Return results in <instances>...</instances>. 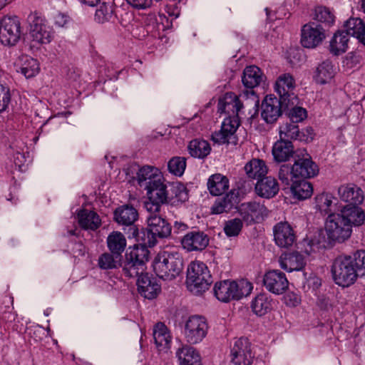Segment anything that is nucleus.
Returning a JSON list of instances; mask_svg holds the SVG:
<instances>
[{
	"mask_svg": "<svg viewBox=\"0 0 365 365\" xmlns=\"http://www.w3.org/2000/svg\"><path fill=\"white\" fill-rule=\"evenodd\" d=\"M242 103L239 98L233 93H226L222 99L217 103V111L220 113H227L230 118H237Z\"/></svg>",
	"mask_w": 365,
	"mask_h": 365,
	"instance_id": "21",
	"label": "nucleus"
},
{
	"mask_svg": "<svg viewBox=\"0 0 365 365\" xmlns=\"http://www.w3.org/2000/svg\"><path fill=\"white\" fill-rule=\"evenodd\" d=\"M274 240L277 246L290 248L297 241V235L293 227L287 222H280L273 228Z\"/></svg>",
	"mask_w": 365,
	"mask_h": 365,
	"instance_id": "16",
	"label": "nucleus"
},
{
	"mask_svg": "<svg viewBox=\"0 0 365 365\" xmlns=\"http://www.w3.org/2000/svg\"><path fill=\"white\" fill-rule=\"evenodd\" d=\"M149 258L148 249L145 247H135L129 252H126L124 260H123V255L114 252H106L99 256L98 265L101 269H114L121 267L125 277L133 278L145 271V264Z\"/></svg>",
	"mask_w": 365,
	"mask_h": 365,
	"instance_id": "1",
	"label": "nucleus"
},
{
	"mask_svg": "<svg viewBox=\"0 0 365 365\" xmlns=\"http://www.w3.org/2000/svg\"><path fill=\"white\" fill-rule=\"evenodd\" d=\"M188 200L187 190L180 182L169 184L168 202H183Z\"/></svg>",
	"mask_w": 365,
	"mask_h": 365,
	"instance_id": "42",
	"label": "nucleus"
},
{
	"mask_svg": "<svg viewBox=\"0 0 365 365\" xmlns=\"http://www.w3.org/2000/svg\"><path fill=\"white\" fill-rule=\"evenodd\" d=\"M364 26L365 25L361 19L359 18H351L346 21L344 24L346 30L344 31L347 33L348 36L351 35L356 37Z\"/></svg>",
	"mask_w": 365,
	"mask_h": 365,
	"instance_id": "52",
	"label": "nucleus"
},
{
	"mask_svg": "<svg viewBox=\"0 0 365 365\" xmlns=\"http://www.w3.org/2000/svg\"><path fill=\"white\" fill-rule=\"evenodd\" d=\"M209 242V236L199 230L188 232L180 240L182 248L188 252H201L207 248Z\"/></svg>",
	"mask_w": 365,
	"mask_h": 365,
	"instance_id": "13",
	"label": "nucleus"
},
{
	"mask_svg": "<svg viewBox=\"0 0 365 365\" xmlns=\"http://www.w3.org/2000/svg\"><path fill=\"white\" fill-rule=\"evenodd\" d=\"M267 212L268 210L264 205L255 201L242 203L238 207L241 220L247 225H251L262 220L264 215H267Z\"/></svg>",
	"mask_w": 365,
	"mask_h": 365,
	"instance_id": "15",
	"label": "nucleus"
},
{
	"mask_svg": "<svg viewBox=\"0 0 365 365\" xmlns=\"http://www.w3.org/2000/svg\"><path fill=\"white\" fill-rule=\"evenodd\" d=\"M10 101V89L0 83V113L6 109Z\"/></svg>",
	"mask_w": 365,
	"mask_h": 365,
	"instance_id": "56",
	"label": "nucleus"
},
{
	"mask_svg": "<svg viewBox=\"0 0 365 365\" xmlns=\"http://www.w3.org/2000/svg\"><path fill=\"white\" fill-rule=\"evenodd\" d=\"M139 215L136 208L126 204L117 207L113 212V219L120 225L131 226L138 219Z\"/></svg>",
	"mask_w": 365,
	"mask_h": 365,
	"instance_id": "22",
	"label": "nucleus"
},
{
	"mask_svg": "<svg viewBox=\"0 0 365 365\" xmlns=\"http://www.w3.org/2000/svg\"><path fill=\"white\" fill-rule=\"evenodd\" d=\"M348 42L347 33H345L344 31H338L334 34L330 41V52L336 56L344 53L348 48Z\"/></svg>",
	"mask_w": 365,
	"mask_h": 365,
	"instance_id": "40",
	"label": "nucleus"
},
{
	"mask_svg": "<svg viewBox=\"0 0 365 365\" xmlns=\"http://www.w3.org/2000/svg\"><path fill=\"white\" fill-rule=\"evenodd\" d=\"M300 130L296 123H286L279 127V138L286 141L298 140L300 141Z\"/></svg>",
	"mask_w": 365,
	"mask_h": 365,
	"instance_id": "45",
	"label": "nucleus"
},
{
	"mask_svg": "<svg viewBox=\"0 0 365 365\" xmlns=\"http://www.w3.org/2000/svg\"><path fill=\"white\" fill-rule=\"evenodd\" d=\"M30 35L32 41L37 43H48L51 41V34L46 29V25L42 24L40 18H35L31 24Z\"/></svg>",
	"mask_w": 365,
	"mask_h": 365,
	"instance_id": "33",
	"label": "nucleus"
},
{
	"mask_svg": "<svg viewBox=\"0 0 365 365\" xmlns=\"http://www.w3.org/2000/svg\"><path fill=\"white\" fill-rule=\"evenodd\" d=\"M352 263L359 277L365 275V250H357L351 256Z\"/></svg>",
	"mask_w": 365,
	"mask_h": 365,
	"instance_id": "50",
	"label": "nucleus"
},
{
	"mask_svg": "<svg viewBox=\"0 0 365 365\" xmlns=\"http://www.w3.org/2000/svg\"><path fill=\"white\" fill-rule=\"evenodd\" d=\"M251 309L257 316H264L273 309V301L267 294H257L251 302Z\"/></svg>",
	"mask_w": 365,
	"mask_h": 365,
	"instance_id": "34",
	"label": "nucleus"
},
{
	"mask_svg": "<svg viewBox=\"0 0 365 365\" xmlns=\"http://www.w3.org/2000/svg\"><path fill=\"white\" fill-rule=\"evenodd\" d=\"M180 365H202L200 354L193 347L183 346L176 352Z\"/></svg>",
	"mask_w": 365,
	"mask_h": 365,
	"instance_id": "35",
	"label": "nucleus"
},
{
	"mask_svg": "<svg viewBox=\"0 0 365 365\" xmlns=\"http://www.w3.org/2000/svg\"><path fill=\"white\" fill-rule=\"evenodd\" d=\"M113 15L112 6L106 4V3L102 4L98 9L95 14V19L98 23H104L108 21Z\"/></svg>",
	"mask_w": 365,
	"mask_h": 365,
	"instance_id": "53",
	"label": "nucleus"
},
{
	"mask_svg": "<svg viewBox=\"0 0 365 365\" xmlns=\"http://www.w3.org/2000/svg\"><path fill=\"white\" fill-rule=\"evenodd\" d=\"M133 235L137 239L138 241L141 242L140 245H135L133 247H145L146 249H148V247H154L157 243V237L150 232L148 227L146 229L143 228L140 230L135 228L133 232Z\"/></svg>",
	"mask_w": 365,
	"mask_h": 365,
	"instance_id": "46",
	"label": "nucleus"
},
{
	"mask_svg": "<svg viewBox=\"0 0 365 365\" xmlns=\"http://www.w3.org/2000/svg\"><path fill=\"white\" fill-rule=\"evenodd\" d=\"M239 202V192L235 190H231L222 198L218 199L212 207V213L221 214L228 212Z\"/></svg>",
	"mask_w": 365,
	"mask_h": 365,
	"instance_id": "28",
	"label": "nucleus"
},
{
	"mask_svg": "<svg viewBox=\"0 0 365 365\" xmlns=\"http://www.w3.org/2000/svg\"><path fill=\"white\" fill-rule=\"evenodd\" d=\"M21 36V22L17 16H5L0 19V42L3 45L15 46Z\"/></svg>",
	"mask_w": 365,
	"mask_h": 365,
	"instance_id": "8",
	"label": "nucleus"
},
{
	"mask_svg": "<svg viewBox=\"0 0 365 365\" xmlns=\"http://www.w3.org/2000/svg\"><path fill=\"white\" fill-rule=\"evenodd\" d=\"M285 303L288 306L295 307L300 302V299L297 294L290 292L284 297Z\"/></svg>",
	"mask_w": 365,
	"mask_h": 365,
	"instance_id": "60",
	"label": "nucleus"
},
{
	"mask_svg": "<svg viewBox=\"0 0 365 365\" xmlns=\"http://www.w3.org/2000/svg\"><path fill=\"white\" fill-rule=\"evenodd\" d=\"M289 108H291V110L289 113V117L292 122L296 123L302 122L307 116V110L302 107H298L297 105H294L289 107Z\"/></svg>",
	"mask_w": 365,
	"mask_h": 365,
	"instance_id": "54",
	"label": "nucleus"
},
{
	"mask_svg": "<svg viewBox=\"0 0 365 365\" xmlns=\"http://www.w3.org/2000/svg\"><path fill=\"white\" fill-rule=\"evenodd\" d=\"M185 167L186 158L184 157H173L168 163L169 171L177 176H181L183 174Z\"/></svg>",
	"mask_w": 365,
	"mask_h": 365,
	"instance_id": "48",
	"label": "nucleus"
},
{
	"mask_svg": "<svg viewBox=\"0 0 365 365\" xmlns=\"http://www.w3.org/2000/svg\"><path fill=\"white\" fill-rule=\"evenodd\" d=\"M278 177L282 183L285 185H289L291 180L293 182V180H296L292 176V166L289 167L287 165H282L280 167Z\"/></svg>",
	"mask_w": 365,
	"mask_h": 365,
	"instance_id": "55",
	"label": "nucleus"
},
{
	"mask_svg": "<svg viewBox=\"0 0 365 365\" xmlns=\"http://www.w3.org/2000/svg\"><path fill=\"white\" fill-rule=\"evenodd\" d=\"M334 76V69L330 61H323L316 69L314 79L317 83L324 84Z\"/></svg>",
	"mask_w": 365,
	"mask_h": 365,
	"instance_id": "44",
	"label": "nucleus"
},
{
	"mask_svg": "<svg viewBox=\"0 0 365 365\" xmlns=\"http://www.w3.org/2000/svg\"><path fill=\"white\" fill-rule=\"evenodd\" d=\"M208 331V324L205 317L193 315L188 318L185 324L184 336L190 344H196L203 340Z\"/></svg>",
	"mask_w": 365,
	"mask_h": 365,
	"instance_id": "10",
	"label": "nucleus"
},
{
	"mask_svg": "<svg viewBox=\"0 0 365 365\" xmlns=\"http://www.w3.org/2000/svg\"><path fill=\"white\" fill-rule=\"evenodd\" d=\"M153 338L158 347L166 348L170 342V336L167 327L162 322L155 324Z\"/></svg>",
	"mask_w": 365,
	"mask_h": 365,
	"instance_id": "43",
	"label": "nucleus"
},
{
	"mask_svg": "<svg viewBox=\"0 0 365 365\" xmlns=\"http://www.w3.org/2000/svg\"><path fill=\"white\" fill-rule=\"evenodd\" d=\"M187 150L192 157L205 158L210 154L211 148L207 141L196 138L189 143Z\"/></svg>",
	"mask_w": 365,
	"mask_h": 365,
	"instance_id": "39",
	"label": "nucleus"
},
{
	"mask_svg": "<svg viewBox=\"0 0 365 365\" xmlns=\"http://www.w3.org/2000/svg\"><path fill=\"white\" fill-rule=\"evenodd\" d=\"M21 73L26 78H31L36 75L39 71V64L36 59L28 58L21 68Z\"/></svg>",
	"mask_w": 365,
	"mask_h": 365,
	"instance_id": "51",
	"label": "nucleus"
},
{
	"mask_svg": "<svg viewBox=\"0 0 365 365\" xmlns=\"http://www.w3.org/2000/svg\"><path fill=\"white\" fill-rule=\"evenodd\" d=\"M147 225L149 230L157 238L163 239L171 234L172 227L166 219L163 217L160 211H148Z\"/></svg>",
	"mask_w": 365,
	"mask_h": 365,
	"instance_id": "18",
	"label": "nucleus"
},
{
	"mask_svg": "<svg viewBox=\"0 0 365 365\" xmlns=\"http://www.w3.org/2000/svg\"><path fill=\"white\" fill-rule=\"evenodd\" d=\"M128 4L136 9H145L152 6L153 0H126Z\"/></svg>",
	"mask_w": 365,
	"mask_h": 365,
	"instance_id": "58",
	"label": "nucleus"
},
{
	"mask_svg": "<svg viewBox=\"0 0 365 365\" xmlns=\"http://www.w3.org/2000/svg\"><path fill=\"white\" fill-rule=\"evenodd\" d=\"M154 182L145 189L149 200L145 205L148 211H160L162 205L168 203L169 185L164 183L163 178Z\"/></svg>",
	"mask_w": 365,
	"mask_h": 365,
	"instance_id": "9",
	"label": "nucleus"
},
{
	"mask_svg": "<svg viewBox=\"0 0 365 365\" xmlns=\"http://www.w3.org/2000/svg\"><path fill=\"white\" fill-rule=\"evenodd\" d=\"M325 230L328 240L331 242H343L351 237V225L339 213H331L328 215Z\"/></svg>",
	"mask_w": 365,
	"mask_h": 365,
	"instance_id": "6",
	"label": "nucleus"
},
{
	"mask_svg": "<svg viewBox=\"0 0 365 365\" xmlns=\"http://www.w3.org/2000/svg\"><path fill=\"white\" fill-rule=\"evenodd\" d=\"M297 159L294 160L292 165V176L294 178H311L319 173L318 165L312 160L311 156L306 153L305 156L300 158L297 155Z\"/></svg>",
	"mask_w": 365,
	"mask_h": 365,
	"instance_id": "14",
	"label": "nucleus"
},
{
	"mask_svg": "<svg viewBox=\"0 0 365 365\" xmlns=\"http://www.w3.org/2000/svg\"><path fill=\"white\" fill-rule=\"evenodd\" d=\"M244 170L248 178L256 180L257 181L264 177L268 173V168L265 162L258 158H253L247 162L245 165Z\"/></svg>",
	"mask_w": 365,
	"mask_h": 365,
	"instance_id": "31",
	"label": "nucleus"
},
{
	"mask_svg": "<svg viewBox=\"0 0 365 365\" xmlns=\"http://www.w3.org/2000/svg\"><path fill=\"white\" fill-rule=\"evenodd\" d=\"M351 259V255L336 257L331 265L332 278L339 286L348 287L359 277Z\"/></svg>",
	"mask_w": 365,
	"mask_h": 365,
	"instance_id": "5",
	"label": "nucleus"
},
{
	"mask_svg": "<svg viewBox=\"0 0 365 365\" xmlns=\"http://www.w3.org/2000/svg\"><path fill=\"white\" fill-rule=\"evenodd\" d=\"M313 19L322 28H329L334 24V15L325 6H317L314 11Z\"/></svg>",
	"mask_w": 365,
	"mask_h": 365,
	"instance_id": "41",
	"label": "nucleus"
},
{
	"mask_svg": "<svg viewBox=\"0 0 365 365\" xmlns=\"http://www.w3.org/2000/svg\"><path fill=\"white\" fill-rule=\"evenodd\" d=\"M55 19L56 24L61 26H63L67 21V17L61 14H57Z\"/></svg>",
	"mask_w": 365,
	"mask_h": 365,
	"instance_id": "62",
	"label": "nucleus"
},
{
	"mask_svg": "<svg viewBox=\"0 0 365 365\" xmlns=\"http://www.w3.org/2000/svg\"><path fill=\"white\" fill-rule=\"evenodd\" d=\"M264 75L261 69L256 66H247L242 77V81L245 87L252 89L258 86L264 80Z\"/></svg>",
	"mask_w": 365,
	"mask_h": 365,
	"instance_id": "32",
	"label": "nucleus"
},
{
	"mask_svg": "<svg viewBox=\"0 0 365 365\" xmlns=\"http://www.w3.org/2000/svg\"><path fill=\"white\" fill-rule=\"evenodd\" d=\"M16 314L11 311L5 312L2 315V319L6 322H11L15 320Z\"/></svg>",
	"mask_w": 365,
	"mask_h": 365,
	"instance_id": "61",
	"label": "nucleus"
},
{
	"mask_svg": "<svg viewBox=\"0 0 365 365\" xmlns=\"http://www.w3.org/2000/svg\"><path fill=\"white\" fill-rule=\"evenodd\" d=\"M188 226L183 222H176L174 225V229L178 230V231L184 232L187 230Z\"/></svg>",
	"mask_w": 365,
	"mask_h": 365,
	"instance_id": "64",
	"label": "nucleus"
},
{
	"mask_svg": "<svg viewBox=\"0 0 365 365\" xmlns=\"http://www.w3.org/2000/svg\"><path fill=\"white\" fill-rule=\"evenodd\" d=\"M212 140L218 144H231L230 137L222 128L220 130L216 131L212 134Z\"/></svg>",
	"mask_w": 365,
	"mask_h": 365,
	"instance_id": "57",
	"label": "nucleus"
},
{
	"mask_svg": "<svg viewBox=\"0 0 365 365\" xmlns=\"http://www.w3.org/2000/svg\"><path fill=\"white\" fill-rule=\"evenodd\" d=\"M338 194L341 200L348 205H360L364 200L363 191L353 184L344 185L339 187Z\"/></svg>",
	"mask_w": 365,
	"mask_h": 365,
	"instance_id": "24",
	"label": "nucleus"
},
{
	"mask_svg": "<svg viewBox=\"0 0 365 365\" xmlns=\"http://www.w3.org/2000/svg\"><path fill=\"white\" fill-rule=\"evenodd\" d=\"M252 284L246 280L239 282L224 280L216 282L214 294L217 299L223 302L230 300H238L251 293Z\"/></svg>",
	"mask_w": 365,
	"mask_h": 365,
	"instance_id": "3",
	"label": "nucleus"
},
{
	"mask_svg": "<svg viewBox=\"0 0 365 365\" xmlns=\"http://www.w3.org/2000/svg\"><path fill=\"white\" fill-rule=\"evenodd\" d=\"M106 243L110 252L123 255L127 245V240L120 232L113 231L107 237Z\"/></svg>",
	"mask_w": 365,
	"mask_h": 365,
	"instance_id": "37",
	"label": "nucleus"
},
{
	"mask_svg": "<svg viewBox=\"0 0 365 365\" xmlns=\"http://www.w3.org/2000/svg\"><path fill=\"white\" fill-rule=\"evenodd\" d=\"M208 190L212 195H220L229 188V180L221 174L212 175L208 180Z\"/></svg>",
	"mask_w": 365,
	"mask_h": 365,
	"instance_id": "36",
	"label": "nucleus"
},
{
	"mask_svg": "<svg viewBox=\"0 0 365 365\" xmlns=\"http://www.w3.org/2000/svg\"><path fill=\"white\" fill-rule=\"evenodd\" d=\"M356 38L365 46V26L361 29L360 33L356 36Z\"/></svg>",
	"mask_w": 365,
	"mask_h": 365,
	"instance_id": "63",
	"label": "nucleus"
},
{
	"mask_svg": "<svg viewBox=\"0 0 365 365\" xmlns=\"http://www.w3.org/2000/svg\"><path fill=\"white\" fill-rule=\"evenodd\" d=\"M240 125V121L237 118H226L222 124V128L225 131V133L228 135L230 137V143L232 145H236L238 141V138L235 135L236 130Z\"/></svg>",
	"mask_w": 365,
	"mask_h": 365,
	"instance_id": "47",
	"label": "nucleus"
},
{
	"mask_svg": "<svg viewBox=\"0 0 365 365\" xmlns=\"http://www.w3.org/2000/svg\"><path fill=\"white\" fill-rule=\"evenodd\" d=\"M279 264L283 269L292 272L303 269L306 262L302 254L293 252L282 255L279 257Z\"/></svg>",
	"mask_w": 365,
	"mask_h": 365,
	"instance_id": "25",
	"label": "nucleus"
},
{
	"mask_svg": "<svg viewBox=\"0 0 365 365\" xmlns=\"http://www.w3.org/2000/svg\"><path fill=\"white\" fill-rule=\"evenodd\" d=\"M274 159L278 163L286 162L294 157L295 151L292 141L279 138L274 143L272 150Z\"/></svg>",
	"mask_w": 365,
	"mask_h": 365,
	"instance_id": "26",
	"label": "nucleus"
},
{
	"mask_svg": "<svg viewBox=\"0 0 365 365\" xmlns=\"http://www.w3.org/2000/svg\"><path fill=\"white\" fill-rule=\"evenodd\" d=\"M279 187L277 180L272 176L262 177L255 185L256 193L264 198H272L279 192Z\"/></svg>",
	"mask_w": 365,
	"mask_h": 365,
	"instance_id": "23",
	"label": "nucleus"
},
{
	"mask_svg": "<svg viewBox=\"0 0 365 365\" xmlns=\"http://www.w3.org/2000/svg\"><path fill=\"white\" fill-rule=\"evenodd\" d=\"M212 276L206 264L200 261L192 262L187 270L186 284L190 292L198 294L205 292L212 284Z\"/></svg>",
	"mask_w": 365,
	"mask_h": 365,
	"instance_id": "4",
	"label": "nucleus"
},
{
	"mask_svg": "<svg viewBox=\"0 0 365 365\" xmlns=\"http://www.w3.org/2000/svg\"><path fill=\"white\" fill-rule=\"evenodd\" d=\"M155 274L163 280H173L182 272V257L178 252H160L153 262Z\"/></svg>",
	"mask_w": 365,
	"mask_h": 365,
	"instance_id": "2",
	"label": "nucleus"
},
{
	"mask_svg": "<svg viewBox=\"0 0 365 365\" xmlns=\"http://www.w3.org/2000/svg\"><path fill=\"white\" fill-rule=\"evenodd\" d=\"M359 205H346L339 213L341 216L346 221L347 224L353 226H360L364 224L365 220V213L364 210L358 206Z\"/></svg>",
	"mask_w": 365,
	"mask_h": 365,
	"instance_id": "27",
	"label": "nucleus"
},
{
	"mask_svg": "<svg viewBox=\"0 0 365 365\" xmlns=\"http://www.w3.org/2000/svg\"><path fill=\"white\" fill-rule=\"evenodd\" d=\"M137 277V286L138 293L145 299H153L158 297L161 291V287L157 279L149 276L148 273H140Z\"/></svg>",
	"mask_w": 365,
	"mask_h": 365,
	"instance_id": "19",
	"label": "nucleus"
},
{
	"mask_svg": "<svg viewBox=\"0 0 365 365\" xmlns=\"http://www.w3.org/2000/svg\"><path fill=\"white\" fill-rule=\"evenodd\" d=\"M295 87V82L289 73H284L280 76L275 83V91L279 97L286 99L291 105H297L299 99L294 94L293 90Z\"/></svg>",
	"mask_w": 365,
	"mask_h": 365,
	"instance_id": "20",
	"label": "nucleus"
},
{
	"mask_svg": "<svg viewBox=\"0 0 365 365\" xmlns=\"http://www.w3.org/2000/svg\"><path fill=\"white\" fill-rule=\"evenodd\" d=\"M291 191L294 197L298 200H305L310 197L313 193L312 183L305 179L293 180L291 185Z\"/></svg>",
	"mask_w": 365,
	"mask_h": 365,
	"instance_id": "38",
	"label": "nucleus"
},
{
	"mask_svg": "<svg viewBox=\"0 0 365 365\" xmlns=\"http://www.w3.org/2000/svg\"><path fill=\"white\" fill-rule=\"evenodd\" d=\"M315 133L312 127H307L304 131L300 133V141L309 143L313 140Z\"/></svg>",
	"mask_w": 365,
	"mask_h": 365,
	"instance_id": "59",
	"label": "nucleus"
},
{
	"mask_svg": "<svg viewBox=\"0 0 365 365\" xmlns=\"http://www.w3.org/2000/svg\"><path fill=\"white\" fill-rule=\"evenodd\" d=\"M80 227L83 230H96L101 225L99 215L94 211L81 209L77 213Z\"/></svg>",
	"mask_w": 365,
	"mask_h": 365,
	"instance_id": "29",
	"label": "nucleus"
},
{
	"mask_svg": "<svg viewBox=\"0 0 365 365\" xmlns=\"http://www.w3.org/2000/svg\"><path fill=\"white\" fill-rule=\"evenodd\" d=\"M263 283L266 289L275 294L284 293L289 287L285 274L279 270H269L265 273Z\"/></svg>",
	"mask_w": 365,
	"mask_h": 365,
	"instance_id": "17",
	"label": "nucleus"
},
{
	"mask_svg": "<svg viewBox=\"0 0 365 365\" xmlns=\"http://www.w3.org/2000/svg\"><path fill=\"white\" fill-rule=\"evenodd\" d=\"M253 355L251 344L247 338L237 339L231 348V361L235 365H250Z\"/></svg>",
	"mask_w": 365,
	"mask_h": 365,
	"instance_id": "12",
	"label": "nucleus"
},
{
	"mask_svg": "<svg viewBox=\"0 0 365 365\" xmlns=\"http://www.w3.org/2000/svg\"><path fill=\"white\" fill-rule=\"evenodd\" d=\"M242 221L241 219L235 218L226 221L224 226V232L228 237H236L242 230Z\"/></svg>",
	"mask_w": 365,
	"mask_h": 365,
	"instance_id": "49",
	"label": "nucleus"
},
{
	"mask_svg": "<svg viewBox=\"0 0 365 365\" xmlns=\"http://www.w3.org/2000/svg\"><path fill=\"white\" fill-rule=\"evenodd\" d=\"M284 97L277 98L274 95H267L262 101L261 116L267 123H274L282 115L284 110L293 106Z\"/></svg>",
	"mask_w": 365,
	"mask_h": 365,
	"instance_id": "7",
	"label": "nucleus"
},
{
	"mask_svg": "<svg viewBox=\"0 0 365 365\" xmlns=\"http://www.w3.org/2000/svg\"><path fill=\"white\" fill-rule=\"evenodd\" d=\"M325 38V28L318 25L317 22H309L302 27L300 43L304 48H315Z\"/></svg>",
	"mask_w": 365,
	"mask_h": 365,
	"instance_id": "11",
	"label": "nucleus"
},
{
	"mask_svg": "<svg viewBox=\"0 0 365 365\" xmlns=\"http://www.w3.org/2000/svg\"><path fill=\"white\" fill-rule=\"evenodd\" d=\"M163 177L160 170L153 166L145 165L139 169L137 173V181L140 187L146 189L154 180H158Z\"/></svg>",
	"mask_w": 365,
	"mask_h": 365,
	"instance_id": "30",
	"label": "nucleus"
}]
</instances>
